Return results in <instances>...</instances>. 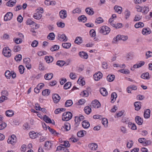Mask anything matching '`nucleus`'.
Returning <instances> with one entry per match:
<instances>
[{
	"label": "nucleus",
	"mask_w": 152,
	"mask_h": 152,
	"mask_svg": "<svg viewBox=\"0 0 152 152\" xmlns=\"http://www.w3.org/2000/svg\"><path fill=\"white\" fill-rule=\"evenodd\" d=\"M67 80L66 78H61L59 79V82L61 85H63L66 81Z\"/></svg>",
	"instance_id": "obj_64"
},
{
	"label": "nucleus",
	"mask_w": 152,
	"mask_h": 152,
	"mask_svg": "<svg viewBox=\"0 0 152 152\" xmlns=\"http://www.w3.org/2000/svg\"><path fill=\"white\" fill-rule=\"evenodd\" d=\"M64 126H62L61 128V129L63 131H68L70 129V124L68 122H66L64 124Z\"/></svg>",
	"instance_id": "obj_13"
},
{
	"label": "nucleus",
	"mask_w": 152,
	"mask_h": 152,
	"mask_svg": "<svg viewBox=\"0 0 152 152\" xmlns=\"http://www.w3.org/2000/svg\"><path fill=\"white\" fill-rule=\"evenodd\" d=\"M151 31L148 30L147 28H143L142 31V33L144 34H149L151 33Z\"/></svg>",
	"instance_id": "obj_50"
},
{
	"label": "nucleus",
	"mask_w": 152,
	"mask_h": 152,
	"mask_svg": "<svg viewBox=\"0 0 152 152\" xmlns=\"http://www.w3.org/2000/svg\"><path fill=\"white\" fill-rule=\"evenodd\" d=\"M79 55L83 58L87 59L88 58V55L87 54L84 52H80L79 53Z\"/></svg>",
	"instance_id": "obj_18"
},
{
	"label": "nucleus",
	"mask_w": 152,
	"mask_h": 152,
	"mask_svg": "<svg viewBox=\"0 0 152 152\" xmlns=\"http://www.w3.org/2000/svg\"><path fill=\"white\" fill-rule=\"evenodd\" d=\"M15 39V38L14 39V41L17 44H19L23 42L22 39H21L18 38H17Z\"/></svg>",
	"instance_id": "obj_52"
},
{
	"label": "nucleus",
	"mask_w": 152,
	"mask_h": 152,
	"mask_svg": "<svg viewBox=\"0 0 152 152\" xmlns=\"http://www.w3.org/2000/svg\"><path fill=\"white\" fill-rule=\"evenodd\" d=\"M89 93L87 91L84 90L81 92L80 95L82 96L88 97L89 96Z\"/></svg>",
	"instance_id": "obj_43"
},
{
	"label": "nucleus",
	"mask_w": 152,
	"mask_h": 152,
	"mask_svg": "<svg viewBox=\"0 0 152 152\" xmlns=\"http://www.w3.org/2000/svg\"><path fill=\"white\" fill-rule=\"evenodd\" d=\"M58 36V39L61 41H66L68 39L66 36L64 34H59Z\"/></svg>",
	"instance_id": "obj_8"
},
{
	"label": "nucleus",
	"mask_w": 152,
	"mask_h": 152,
	"mask_svg": "<svg viewBox=\"0 0 152 152\" xmlns=\"http://www.w3.org/2000/svg\"><path fill=\"white\" fill-rule=\"evenodd\" d=\"M19 72L21 74H23L24 72V68L22 65H20L18 67Z\"/></svg>",
	"instance_id": "obj_48"
},
{
	"label": "nucleus",
	"mask_w": 152,
	"mask_h": 152,
	"mask_svg": "<svg viewBox=\"0 0 152 152\" xmlns=\"http://www.w3.org/2000/svg\"><path fill=\"white\" fill-rule=\"evenodd\" d=\"M47 128L49 131L53 134H57V133L56 131L54 130L53 129H51L49 126H47Z\"/></svg>",
	"instance_id": "obj_60"
},
{
	"label": "nucleus",
	"mask_w": 152,
	"mask_h": 152,
	"mask_svg": "<svg viewBox=\"0 0 152 152\" xmlns=\"http://www.w3.org/2000/svg\"><path fill=\"white\" fill-rule=\"evenodd\" d=\"M125 15V18L126 19L129 18L130 15V12L128 10H126L124 12Z\"/></svg>",
	"instance_id": "obj_45"
},
{
	"label": "nucleus",
	"mask_w": 152,
	"mask_h": 152,
	"mask_svg": "<svg viewBox=\"0 0 152 152\" xmlns=\"http://www.w3.org/2000/svg\"><path fill=\"white\" fill-rule=\"evenodd\" d=\"M55 36L53 33H50L47 36V38L49 40H53L54 39Z\"/></svg>",
	"instance_id": "obj_36"
},
{
	"label": "nucleus",
	"mask_w": 152,
	"mask_h": 152,
	"mask_svg": "<svg viewBox=\"0 0 152 152\" xmlns=\"http://www.w3.org/2000/svg\"><path fill=\"white\" fill-rule=\"evenodd\" d=\"M69 77L72 79H75L77 77L76 75L73 72H71L69 75Z\"/></svg>",
	"instance_id": "obj_57"
},
{
	"label": "nucleus",
	"mask_w": 152,
	"mask_h": 152,
	"mask_svg": "<svg viewBox=\"0 0 152 152\" xmlns=\"http://www.w3.org/2000/svg\"><path fill=\"white\" fill-rule=\"evenodd\" d=\"M43 120L46 123H52V121L51 119L46 115H45L43 117Z\"/></svg>",
	"instance_id": "obj_34"
},
{
	"label": "nucleus",
	"mask_w": 152,
	"mask_h": 152,
	"mask_svg": "<svg viewBox=\"0 0 152 152\" xmlns=\"http://www.w3.org/2000/svg\"><path fill=\"white\" fill-rule=\"evenodd\" d=\"M102 77V74L100 72L95 73L94 75V80L96 81L99 80Z\"/></svg>",
	"instance_id": "obj_9"
},
{
	"label": "nucleus",
	"mask_w": 152,
	"mask_h": 152,
	"mask_svg": "<svg viewBox=\"0 0 152 152\" xmlns=\"http://www.w3.org/2000/svg\"><path fill=\"white\" fill-rule=\"evenodd\" d=\"M5 75L7 79H10L11 75V74L10 71L7 70L5 72Z\"/></svg>",
	"instance_id": "obj_46"
},
{
	"label": "nucleus",
	"mask_w": 152,
	"mask_h": 152,
	"mask_svg": "<svg viewBox=\"0 0 152 152\" xmlns=\"http://www.w3.org/2000/svg\"><path fill=\"white\" fill-rule=\"evenodd\" d=\"M118 72L127 75H128L130 73L129 71L127 69H120L118 70Z\"/></svg>",
	"instance_id": "obj_44"
},
{
	"label": "nucleus",
	"mask_w": 152,
	"mask_h": 152,
	"mask_svg": "<svg viewBox=\"0 0 152 152\" xmlns=\"http://www.w3.org/2000/svg\"><path fill=\"white\" fill-rule=\"evenodd\" d=\"M16 2V0H10L6 3V5L8 6L13 7L15 4Z\"/></svg>",
	"instance_id": "obj_21"
},
{
	"label": "nucleus",
	"mask_w": 152,
	"mask_h": 152,
	"mask_svg": "<svg viewBox=\"0 0 152 152\" xmlns=\"http://www.w3.org/2000/svg\"><path fill=\"white\" fill-rule=\"evenodd\" d=\"M142 16L139 15H137L135 16V18L134 19V21H137L141 19Z\"/></svg>",
	"instance_id": "obj_62"
},
{
	"label": "nucleus",
	"mask_w": 152,
	"mask_h": 152,
	"mask_svg": "<svg viewBox=\"0 0 152 152\" xmlns=\"http://www.w3.org/2000/svg\"><path fill=\"white\" fill-rule=\"evenodd\" d=\"M65 63V62L64 61H58V65L60 66H63Z\"/></svg>",
	"instance_id": "obj_56"
},
{
	"label": "nucleus",
	"mask_w": 152,
	"mask_h": 152,
	"mask_svg": "<svg viewBox=\"0 0 152 152\" xmlns=\"http://www.w3.org/2000/svg\"><path fill=\"white\" fill-rule=\"evenodd\" d=\"M45 60L48 63L51 62L53 60V58L51 56L50 58L48 56H46L45 58Z\"/></svg>",
	"instance_id": "obj_38"
},
{
	"label": "nucleus",
	"mask_w": 152,
	"mask_h": 152,
	"mask_svg": "<svg viewBox=\"0 0 152 152\" xmlns=\"http://www.w3.org/2000/svg\"><path fill=\"white\" fill-rule=\"evenodd\" d=\"M72 114L70 112H65L62 115V120L65 121H68L72 118Z\"/></svg>",
	"instance_id": "obj_1"
},
{
	"label": "nucleus",
	"mask_w": 152,
	"mask_h": 152,
	"mask_svg": "<svg viewBox=\"0 0 152 152\" xmlns=\"http://www.w3.org/2000/svg\"><path fill=\"white\" fill-rule=\"evenodd\" d=\"M88 147L91 150L95 151L98 148V145L94 143H92L88 145Z\"/></svg>",
	"instance_id": "obj_11"
},
{
	"label": "nucleus",
	"mask_w": 152,
	"mask_h": 152,
	"mask_svg": "<svg viewBox=\"0 0 152 152\" xmlns=\"http://www.w3.org/2000/svg\"><path fill=\"white\" fill-rule=\"evenodd\" d=\"M82 125L83 128L85 129L88 128L90 126V124L88 121H84L82 123Z\"/></svg>",
	"instance_id": "obj_26"
},
{
	"label": "nucleus",
	"mask_w": 152,
	"mask_h": 152,
	"mask_svg": "<svg viewBox=\"0 0 152 152\" xmlns=\"http://www.w3.org/2000/svg\"><path fill=\"white\" fill-rule=\"evenodd\" d=\"M141 77L144 79L149 80L150 78L149 73L146 72L142 74L141 76Z\"/></svg>",
	"instance_id": "obj_20"
},
{
	"label": "nucleus",
	"mask_w": 152,
	"mask_h": 152,
	"mask_svg": "<svg viewBox=\"0 0 152 152\" xmlns=\"http://www.w3.org/2000/svg\"><path fill=\"white\" fill-rule=\"evenodd\" d=\"M22 55L20 54L17 55L15 57V59L16 61H20L22 59Z\"/></svg>",
	"instance_id": "obj_51"
},
{
	"label": "nucleus",
	"mask_w": 152,
	"mask_h": 152,
	"mask_svg": "<svg viewBox=\"0 0 152 152\" xmlns=\"http://www.w3.org/2000/svg\"><path fill=\"white\" fill-rule=\"evenodd\" d=\"M110 31V29L106 26H103L100 28L99 32L104 35L108 34Z\"/></svg>",
	"instance_id": "obj_2"
},
{
	"label": "nucleus",
	"mask_w": 152,
	"mask_h": 152,
	"mask_svg": "<svg viewBox=\"0 0 152 152\" xmlns=\"http://www.w3.org/2000/svg\"><path fill=\"white\" fill-rule=\"evenodd\" d=\"M143 12L142 13H144L145 14H147L149 11V8L148 7H145L143 8Z\"/></svg>",
	"instance_id": "obj_59"
},
{
	"label": "nucleus",
	"mask_w": 152,
	"mask_h": 152,
	"mask_svg": "<svg viewBox=\"0 0 152 152\" xmlns=\"http://www.w3.org/2000/svg\"><path fill=\"white\" fill-rule=\"evenodd\" d=\"M51 146L50 144H49V141L46 142L44 145V149L46 150H48L49 148H48V147H50Z\"/></svg>",
	"instance_id": "obj_47"
},
{
	"label": "nucleus",
	"mask_w": 152,
	"mask_h": 152,
	"mask_svg": "<svg viewBox=\"0 0 152 152\" xmlns=\"http://www.w3.org/2000/svg\"><path fill=\"white\" fill-rule=\"evenodd\" d=\"M90 35L91 37H94L96 36V32L93 29L90 30Z\"/></svg>",
	"instance_id": "obj_58"
},
{
	"label": "nucleus",
	"mask_w": 152,
	"mask_h": 152,
	"mask_svg": "<svg viewBox=\"0 0 152 152\" xmlns=\"http://www.w3.org/2000/svg\"><path fill=\"white\" fill-rule=\"evenodd\" d=\"M61 145H63L66 148H68L70 146V144L69 143V142L67 141H64V143L63 144H61Z\"/></svg>",
	"instance_id": "obj_55"
},
{
	"label": "nucleus",
	"mask_w": 152,
	"mask_h": 152,
	"mask_svg": "<svg viewBox=\"0 0 152 152\" xmlns=\"http://www.w3.org/2000/svg\"><path fill=\"white\" fill-rule=\"evenodd\" d=\"M118 37H119V40H122L124 41L127 40L128 39V37L126 36L121 35H118Z\"/></svg>",
	"instance_id": "obj_32"
},
{
	"label": "nucleus",
	"mask_w": 152,
	"mask_h": 152,
	"mask_svg": "<svg viewBox=\"0 0 152 152\" xmlns=\"http://www.w3.org/2000/svg\"><path fill=\"white\" fill-rule=\"evenodd\" d=\"M86 132L85 130H80L77 133V136L80 137H83L86 134Z\"/></svg>",
	"instance_id": "obj_19"
},
{
	"label": "nucleus",
	"mask_w": 152,
	"mask_h": 152,
	"mask_svg": "<svg viewBox=\"0 0 152 152\" xmlns=\"http://www.w3.org/2000/svg\"><path fill=\"white\" fill-rule=\"evenodd\" d=\"M78 19L80 21L85 22L87 20V18L84 15H82L78 18Z\"/></svg>",
	"instance_id": "obj_27"
},
{
	"label": "nucleus",
	"mask_w": 152,
	"mask_h": 152,
	"mask_svg": "<svg viewBox=\"0 0 152 152\" xmlns=\"http://www.w3.org/2000/svg\"><path fill=\"white\" fill-rule=\"evenodd\" d=\"M7 126V124L5 123H3L0 124V130H1L4 129Z\"/></svg>",
	"instance_id": "obj_63"
},
{
	"label": "nucleus",
	"mask_w": 152,
	"mask_h": 152,
	"mask_svg": "<svg viewBox=\"0 0 152 152\" xmlns=\"http://www.w3.org/2000/svg\"><path fill=\"white\" fill-rule=\"evenodd\" d=\"M83 42V41L81 37H76L74 42L75 44L80 45Z\"/></svg>",
	"instance_id": "obj_16"
},
{
	"label": "nucleus",
	"mask_w": 152,
	"mask_h": 152,
	"mask_svg": "<svg viewBox=\"0 0 152 152\" xmlns=\"http://www.w3.org/2000/svg\"><path fill=\"white\" fill-rule=\"evenodd\" d=\"M13 14L11 12H7L4 16V20L5 21L10 20L12 18Z\"/></svg>",
	"instance_id": "obj_7"
},
{
	"label": "nucleus",
	"mask_w": 152,
	"mask_h": 152,
	"mask_svg": "<svg viewBox=\"0 0 152 152\" xmlns=\"http://www.w3.org/2000/svg\"><path fill=\"white\" fill-rule=\"evenodd\" d=\"M100 92L101 94L104 96H106L108 94V92L106 89L104 88H101Z\"/></svg>",
	"instance_id": "obj_17"
},
{
	"label": "nucleus",
	"mask_w": 152,
	"mask_h": 152,
	"mask_svg": "<svg viewBox=\"0 0 152 152\" xmlns=\"http://www.w3.org/2000/svg\"><path fill=\"white\" fill-rule=\"evenodd\" d=\"M24 63L25 64L27 68L29 69L31 68V65L30 64V59L29 58H25L23 59Z\"/></svg>",
	"instance_id": "obj_5"
},
{
	"label": "nucleus",
	"mask_w": 152,
	"mask_h": 152,
	"mask_svg": "<svg viewBox=\"0 0 152 152\" xmlns=\"http://www.w3.org/2000/svg\"><path fill=\"white\" fill-rule=\"evenodd\" d=\"M102 124L104 126H107L108 122L107 119L104 118H103L102 120Z\"/></svg>",
	"instance_id": "obj_49"
},
{
	"label": "nucleus",
	"mask_w": 152,
	"mask_h": 152,
	"mask_svg": "<svg viewBox=\"0 0 152 152\" xmlns=\"http://www.w3.org/2000/svg\"><path fill=\"white\" fill-rule=\"evenodd\" d=\"M38 44V42L37 40H34L31 44V46L33 47H36Z\"/></svg>",
	"instance_id": "obj_61"
},
{
	"label": "nucleus",
	"mask_w": 152,
	"mask_h": 152,
	"mask_svg": "<svg viewBox=\"0 0 152 152\" xmlns=\"http://www.w3.org/2000/svg\"><path fill=\"white\" fill-rule=\"evenodd\" d=\"M42 17V15L39 14V12L34 14L33 16L34 18L36 19H40Z\"/></svg>",
	"instance_id": "obj_39"
},
{
	"label": "nucleus",
	"mask_w": 152,
	"mask_h": 152,
	"mask_svg": "<svg viewBox=\"0 0 152 152\" xmlns=\"http://www.w3.org/2000/svg\"><path fill=\"white\" fill-rule=\"evenodd\" d=\"M144 26V24L141 22H139L135 24L134 27L136 28L142 27Z\"/></svg>",
	"instance_id": "obj_40"
},
{
	"label": "nucleus",
	"mask_w": 152,
	"mask_h": 152,
	"mask_svg": "<svg viewBox=\"0 0 152 152\" xmlns=\"http://www.w3.org/2000/svg\"><path fill=\"white\" fill-rule=\"evenodd\" d=\"M117 97V94L115 92H113L111 94V102L113 103Z\"/></svg>",
	"instance_id": "obj_28"
},
{
	"label": "nucleus",
	"mask_w": 152,
	"mask_h": 152,
	"mask_svg": "<svg viewBox=\"0 0 152 152\" xmlns=\"http://www.w3.org/2000/svg\"><path fill=\"white\" fill-rule=\"evenodd\" d=\"M21 48L20 46L19 45L14 46V51L15 52L19 51L20 50Z\"/></svg>",
	"instance_id": "obj_54"
},
{
	"label": "nucleus",
	"mask_w": 152,
	"mask_h": 152,
	"mask_svg": "<svg viewBox=\"0 0 152 152\" xmlns=\"http://www.w3.org/2000/svg\"><path fill=\"white\" fill-rule=\"evenodd\" d=\"M50 93V90L48 89H46L42 92V94L43 96H48Z\"/></svg>",
	"instance_id": "obj_41"
},
{
	"label": "nucleus",
	"mask_w": 152,
	"mask_h": 152,
	"mask_svg": "<svg viewBox=\"0 0 152 152\" xmlns=\"http://www.w3.org/2000/svg\"><path fill=\"white\" fill-rule=\"evenodd\" d=\"M91 105L94 107L96 108H98L101 106L100 103L96 100L93 101L92 102Z\"/></svg>",
	"instance_id": "obj_10"
},
{
	"label": "nucleus",
	"mask_w": 152,
	"mask_h": 152,
	"mask_svg": "<svg viewBox=\"0 0 152 152\" xmlns=\"http://www.w3.org/2000/svg\"><path fill=\"white\" fill-rule=\"evenodd\" d=\"M141 102H137L134 103V106L135 107V110L137 111L140 110L141 107Z\"/></svg>",
	"instance_id": "obj_22"
},
{
	"label": "nucleus",
	"mask_w": 152,
	"mask_h": 152,
	"mask_svg": "<svg viewBox=\"0 0 152 152\" xmlns=\"http://www.w3.org/2000/svg\"><path fill=\"white\" fill-rule=\"evenodd\" d=\"M73 102L72 100H68L65 102V107H68L72 105Z\"/></svg>",
	"instance_id": "obj_29"
},
{
	"label": "nucleus",
	"mask_w": 152,
	"mask_h": 152,
	"mask_svg": "<svg viewBox=\"0 0 152 152\" xmlns=\"http://www.w3.org/2000/svg\"><path fill=\"white\" fill-rule=\"evenodd\" d=\"M71 83L70 82H68L64 84V88L66 90L67 89L71 87Z\"/></svg>",
	"instance_id": "obj_35"
},
{
	"label": "nucleus",
	"mask_w": 152,
	"mask_h": 152,
	"mask_svg": "<svg viewBox=\"0 0 152 152\" xmlns=\"http://www.w3.org/2000/svg\"><path fill=\"white\" fill-rule=\"evenodd\" d=\"M17 141V138L14 134H12L11 136L10 139H9L7 142L8 143L11 144L12 145L15 144Z\"/></svg>",
	"instance_id": "obj_4"
},
{
	"label": "nucleus",
	"mask_w": 152,
	"mask_h": 152,
	"mask_svg": "<svg viewBox=\"0 0 152 152\" xmlns=\"http://www.w3.org/2000/svg\"><path fill=\"white\" fill-rule=\"evenodd\" d=\"M135 121L137 124L140 125H142L143 123V119L139 116H136L135 117Z\"/></svg>",
	"instance_id": "obj_12"
},
{
	"label": "nucleus",
	"mask_w": 152,
	"mask_h": 152,
	"mask_svg": "<svg viewBox=\"0 0 152 152\" xmlns=\"http://www.w3.org/2000/svg\"><path fill=\"white\" fill-rule=\"evenodd\" d=\"M5 113L6 115L8 117H11L14 115V112L10 110L6 111Z\"/></svg>",
	"instance_id": "obj_23"
},
{
	"label": "nucleus",
	"mask_w": 152,
	"mask_h": 152,
	"mask_svg": "<svg viewBox=\"0 0 152 152\" xmlns=\"http://www.w3.org/2000/svg\"><path fill=\"white\" fill-rule=\"evenodd\" d=\"M80 121L79 118H78V116L75 117V125L76 128L79 126Z\"/></svg>",
	"instance_id": "obj_33"
},
{
	"label": "nucleus",
	"mask_w": 152,
	"mask_h": 152,
	"mask_svg": "<svg viewBox=\"0 0 152 152\" xmlns=\"http://www.w3.org/2000/svg\"><path fill=\"white\" fill-rule=\"evenodd\" d=\"M114 8L115 11L119 14H120L122 11V8L121 7L115 5Z\"/></svg>",
	"instance_id": "obj_24"
},
{
	"label": "nucleus",
	"mask_w": 152,
	"mask_h": 152,
	"mask_svg": "<svg viewBox=\"0 0 152 152\" xmlns=\"http://www.w3.org/2000/svg\"><path fill=\"white\" fill-rule=\"evenodd\" d=\"M59 15L60 18L62 19H64L67 17L66 11L65 10H62L59 12Z\"/></svg>",
	"instance_id": "obj_6"
},
{
	"label": "nucleus",
	"mask_w": 152,
	"mask_h": 152,
	"mask_svg": "<svg viewBox=\"0 0 152 152\" xmlns=\"http://www.w3.org/2000/svg\"><path fill=\"white\" fill-rule=\"evenodd\" d=\"M103 19L102 18L99 17L97 18L95 21V23L98 24H100L103 23Z\"/></svg>",
	"instance_id": "obj_53"
},
{
	"label": "nucleus",
	"mask_w": 152,
	"mask_h": 152,
	"mask_svg": "<svg viewBox=\"0 0 152 152\" xmlns=\"http://www.w3.org/2000/svg\"><path fill=\"white\" fill-rule=\"evenodd\" d=\"M84 110L86 114H89L91 112V109L89 106H86L84 108Z\"/></svg>",
	"instance_id": "obj_31"
},
{
	"label": "nucleus",
	"mask_w": 152,
	"mask_h": 152,
	"mask_svg": "<svg viewBox=\"0 0 152 152\" xmlns=\"http://www.w3.org/2000/svg\"><path fill=\"white\" fill-rule=\"evenodd\" d=\"M11 50L9 47H7L3 48L2 53L4 56L6 57H9L11 55Z\"/></svg>",
	"instance_id": "obj_3"
},
{
	"label": "nucleus",
	"mask_w": 152,
	"mask_h": 152,
	"mask_svg": "<svg viewBox=\"0 0 152 152\" xmlns=\"http://www.w3.org/2000/svg\"><path fill=\"white\" fill-rule=\"evenodd\" d=\"M115 78V76L114 75H108L107 77V81L110 82L113 81Z\"/></svg>",
	"instance_id": "obj_30"
},
{
	"label": "nucleus",
	"mask_w": 152,
	"mask_h": 152,
	"mask_svg": "<svg viewBox=\"0 0 152 152\" xmlns=\"http://www.w3.org/2000/svg\"><path fill=\"white\" fill-rule=\"evenodd\" d=\"M86 13L89 15H93L94 13V11L92 8L91 7H87L85 10Z\"/></svg>",
	"instance_id": "obj_14"
},
{
	"label": "nucleus",
	"mask_w": 152,
	"mask_h": 152,
	"mask_svg": "<svg viewBox=\"0 0 152 152\" xmlns=\"http://www.w3.org/2000/svg\"><path fill=\"white\" fill-rule=\"evenodd\" d=\"M71 45V44L70 43H63L62 44V46L65 48L68 49L70 48Z\"/></svg>",
	"instance_id": "obj_42"
},
{
	"label": "nucleus",
	"mask_w": 152,
	"mask_h": 152,
	"mask_svg": "<svg viewBox=\"0 0 152 152\" xmlns=\"http://www.w3.org/2000/svg\"><path fill=\"white\" fill-rule=\"evenodd\" d=\"M29 134L30 137L31 139H35L37 137L36 133L34 131L30 132Z\"/></svg>",
	"instance_id": "obj_37"
},
{
	"label": "nucleus",
	"mask_w": 152,
	"mask_h": 152,
	"mask_svg": "<svg viewBox=\"0 0 152 152\" xmlns=\"http://www.w3.org/2000/svg\"><path fill=\"white\" fill-rule=\"evenodd\" d=\"M151 110L149 109L145 110L144 112V116L145 118H148L150 117Z\"/></svg>",
	"instance_id": "obj_15"
},
{
	"label": "nucleus",
	"mask_w": 152,
	"mask_h": 152,
	"mask_svg": "<svg viewBox=\"0 0 152 152\" xmlns=\"http://www.w3.org/2000/svg\"><path fill=\"white\" fill-rule=\"evenodd\" d=\"M53 76V74L49 73L46 74L45 75V78L46 80H50L52 79Z\"/></svg>",
	"instance_id": "obj_25"
}]
</instances>
